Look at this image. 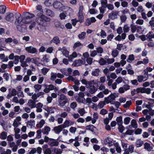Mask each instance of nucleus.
<instances>
[{
	"label": "nucleus",
	"mask_w": 154,
	"mask_h": 154,
	"mask_svg": "<svg viewBox=\"0 0 154 154\" xmlns=\"http://www.w3.org/2000/svg\"><path fill=\"white\" fill-rule=\"evenodd\" d=\"M16 18L15 24L18 31L22 33L27 32V27L25 24L30 23L32 18L34 16V14L29 12H24L22 16L19 13H16L14 15Z\"/></svg>",
	"instance_id": "nucleus-1"
},
{
	"label": "nucleus",
	"mask_w": 154,
	"mask_h": 154,
	"mask_svg": "<svg viewBox=\"0 0 154 154\" xmlns=\"http://www.w3.org/2000/svg\"><path fill=\"white\" fill-rule=\"evenodd\" d=\"M25 58V55H22L20 56L18 55L15 56L14 58V60L13 62L15 64H17L20 60L21 63V65L23 67H26L28 66V63H33L36 64L37 66H38V62L37 60V59L35 57L31 58L30 57H27L25 60V61H24ZM38 59V58H37Z\"/></svg>",
	"instance_id": "nucleus-2"
},
{
	"label": "nucleus",
	"mask_w": 154,
	"mask_h": 154,
	"mask_svg": "<svg viewBox=\"0 0 154 154\" xmlns=\"http://www.w3.org/2000/svg\"><path fill=\"white\" fill-rule=\"evenodd\" d=\"M59 105L61 107H63L68 102V99L64 95L61 94L58 100Z\"/></svg>",
	"instance_id": "nucleus-3"
},
{
	"label": "nucleus",
	"mask_w": 154,
	"mask_h": 154,
	"mask_svg": "<svg viewBox=\"0 0 154 154\" xmlns=\"http://www.w3.org/2000/svg\"><path fill=\"white\" fill-rule=\"evenodd\" d=\"M116 95V94L111 93L108 97L104 98L105 101L107 104L110 103L111 104H114Z\"/></svg>",
	"instance_id": "nucleus-4"
},
{
	"label": "nucleus",
	"mask_w": 154,
	"mask_h": 154,
	"mask_svg": "<svg viewBox=\"0 0 154 154\" xmlns=\"http://www.w3.org/2000/svg\"><path fill=\"white\" fill-rule=\"evenodd\" d=\"M39 20L40 21L39 24H41L43 26H47V22L50 21L51 19L44 15H42L39 17Z\"/></svg>",
	"instance_id": "nucleus-5"
},
{
	"label": "nucleus",
	"mask_w": 154,
	"mask_h": 154,
	"mask_svg": "<svg viewBox=\"0 0 154 154\" xmlns=\"http://www.w3.org/2000/svg\"><path fill=\"white\" fill-rule=\"evenodd\" d=\"M45 88L44 90V91L46 93H49L50 91L54 90L55 92H56L58 89L56 86L52 84H50L48 85H45Z\"/></svg>",
	"instance_id": "nucleus-6"
},
{
	"label": "nucleus",
	"mask_w": 154,
	"mask_h": 154,
	"mask_svg": "<svg viewBox=\"0 0 154 154\" xmlns=\"http://www.w3.org/2000/svg\"><path fill=\"white\" fill-rule=\"evenodd\" d=\"M85 62L79 59L75 60L73 63L72 66L74 67L79 66L85 63Z\"/></svg>",
	"instance_id": "nucleus-7"
},
{
	"label": "nucleus",
	"mask_w": 154,
	"mask_h": 154,
	"mask_svg": "<svg viewBox=\"0 0 154 154\" xmlns=\"http://www.w3.org/2000/svg\"><path fill=\"white\" fill-rule=\"evenodd\" d=\"M98 89L103 92L104 94L106 95L108 94L109 92H111L108 89H106L105 86L103 84H101L99 86Z\"/></svg>",
	"instance_id": "nucleus-8"
},
{
	"label": "nucleus",
	"mask_w": 154,
	"mask_h": 154,
	"mask_svg": "<svg viewBox=\"0 0 154 154\" xmlns=\"http://www.w3.org/2000/svg\"><path fill=\"white\" fill-rule=\"evenodd\" d=\"M25 50L28 53L31 54H35L37 52L36 48L31 46L26 47Z\"/></svg>",
	"instance_id": "nucleus-9"
},
{
	"label": "nucleus",
	"mask_w": 154,
	"mask_h": 154,
	"mask_svg": "<svg viewBox=\"0 0 154 154\" xmlns=\"http://www.w3.org/2000/svg\"><path fill=\"white\" fill-rule=\"evenodd\" d=\"M21 118L20 117L18 116L14 119L13 124V125L14 128L17 127L18 125L21 124L20 122L21 121Z\"/></svg>",
	"instance_id": "nucleus-10"
},
{
	"label": "nucleus",
	"mask_w": 154,
	"mask_h": 154,
	"mask_svg": "<svg viewBox=\"0 0 154 154\" xmlns=\"http://www.w3.org/2000/svg\"><path fill=\"white\" fill-rule=\"evenodd\" d=\"M74 122H72L70 120H66L64 122L63 124L61 125L63 128H65L66 127H68L69 126L73 125Z\"/></svg>",
	"instance_id": "nucleus-11"
},
{
	"label": "nucleus",
	"mask_w": 154,
	"mask_h": 154,
	"mask_svg": "<svg viewBox=\"0 0 154 154\" xmlns=\"http://www.w3.org/2000/svg\"><path fill=\"white\" fill-rule=\"evenodd\" d=\"M48 144L51 146H57L59 144V142L56 140L51 138L49 141Z\"/></svg>",
	"instance_id": "nucleus-12"
},
{
	"label": "nucleus",
	"mask_w": 154,
	"mask_h": 154,
	"mask_svg": "<svg viewBox=\"0 0 154 154\" xmlns=\"http://www.w3.org/2000/svg\"><path fill=\"white\" fill-rule=\"evenodd\" d=\"M6 20L9 22H11L14 19V15L12 13H9L7 14L5 17Z\"/></svg>",
	"instance_id": "nucleus-13"
},
{
	"label": "nucleus",
	"mask_w": 154,
	"mask_h": 154,
	"mask_svg": "<svg viewBox=\"0 0 154 154\" xmlns=\"http://www.w3.org/2000/svg\"><path fill=\"white\" fill-rule=\"evenodd\" d=\"M63 128L62 125H58L57 126L55 127L54 128V130L55 133L57 134H59L60 132L63 130Z\"/></svg>",
	"instance_id": "nucleus-14"
},
{
	"label": "nucleus",
	"mask_w": 154,
	"mask_h": 154,
	"mask_svg": "<svg viewBox=\"0 0 154 154\" xmlns=\"http://www.w3.org/2000/svg\"><path fill=\"white\" fill-rule=\"evenodd\" d=\"M48 145H44L43 147V150L45 154H51V149L48 148Z\"/></svg>",
	"instance_id": "nucleus-15"
},
{
	"label": "nucleus",
	"mask_w": 154,
	"mask_h": 154,
	"mask_svg": "<svg viewBox=\"0 0 154 154\" xmlns=\"http://www.w3.org/2000/svg\"><path fill=\"white\" fill-rule=\"evenodd\" d=\"M35 121L31 119L27 121V126L28 127L32 128L35 127Z\"/></svg>",
	"instance_id": "nucleus-16"
},
{
	"label": "nucleus",
	"mask_w": 154,
	"mask_h": 154,
	"mask_svg": "<svg viewBox=\"0 0 154 154\" xmlns=\"http://www.w3.org/2000/svg\"><path fill=\"white\" fill-rule=\"evenodd\" d=\"M118 12L116 11L112 12L109 14V17L112 19H115L117 18Z\"/></svg>",
	"instance_id": "nucleus-17"
},
{
	"label": "nucleus",
	"mask_w": 154,
	"mask_h": 154,
	"mask_svg": "<svg viewBox=\"0 0 154 154\" xmlns=\"http://www.w3.org/2000/svg\"><path fill=\"white\" fill-rule=\"evenodd\" d=\"M44 11L46 13L47 15L51 17H54L55 16L54 13L50 9H45Z\"/></svg>",
	"instance_id": "nucleus-18"
},
{
	"label": "nucleus",
	"mask_w": 154,
	"mask_h": 154,
	"mask_svg": "<svg viewBox=\"0 0 154 154\" xmlns=\"http://www.w3.org/2000/svg\"><path fill=\"white\" fill-rule=\"evenodd\" d=\"M59 50L60 51L63 55H64L66 57H68L69 52L66 50L65 47H63L62 48H60Z\"/></svg>",
	"instance_id": "nucleus-19"
},
{
	"label": "nucleus",
	"mask_w": 154,
	"mask_h": 154,
	"mask_svg": "<svg viewBox=\"0 0 154 154\" xmlns=\"http://www.w3.org/2000/svg\"><path fill=\"white\" fill-rule=\"evenodd\" d=\"M35 101L32 100H28V105L31 108H33L36 107Z\"/></svg>",
	"instance_id": "nucleus-20"
},
{
	"label": "nucleus",
	"mask_w": 154,
	"mask_h": 154,
	"mask_svg": "<svg viewBox=\"0 0 154 154\" xmlns=\"http://www.w3.org/2000/svg\"><path fill=\"white\" fill-rule=\"evenodd\" d=\"M97 90V88L93 85L90 86L89 92L91 94L94 93Z\"/></svg>",
	"instance_id": "nucleus-21"
},
{
	"label": "nucleus",
	"mask_w": 154,
	"mask_h": 154,
	"mask_svg": "<svg viewBox=\"0 0 154 154\" xmlns=\"http://www.w3.org/2000/svg\"><path fill=\"white\" fill-rule=\"evenodd\" d=\"M144 148L148 151H152L153 149L152 147L151 146L150 144L147 143H144Z\"/></svg>",
	"instance_id": "nucleus-22"
},
{
	"label": "nucleus",
	"mask_w": 154,
	"mask_h": 154,
	"mask_svg": "<svg viewBox=\"0 0 154 154\" xmlns=\"http://www.w3.org/2000/svg\"><path fill=\"white\" fill-rule=\"evenodd\" d=\"M134 149V147L133 145H131L128 148L126 149V150H125L124 153L125 154H128L129 152L131 153H132Z\"/></svg>",
	"instance_id": "nucleus-23"
},
{
	"label": "nucleus",
	"mask_w": 154,
	"mask_h": 154,
	"mask_svg": "<svg viewBox=\"0 0 154 154\" xmlns=\"http://www.w3.org/2000/svg\"><path fill=\"white\" fill-rule=\"evenodd\" d=\"M105 143L106 144H108L109 146H110L113 145L114 143L112 142V139L110 137H107L105 139Z\"/></svg>",
	"instance_id": "nucleus-24"
},
{
	"label": "nucleus",
	"mask_w": 154,
	"mask_h": 154,
	"mask_svg": "<svg viewBox=\"0 0 154 154\" xmlns=\"http://www.w3.org/2000/svg\"><path fill=\"white\" fill-rule=\"evenodd\" d=\"M62 5V3L60 2L56 1L54 2L52 5L55 8L58 9L60 8Z\"/></svg>",
	"instance_id": "nucleus-25"
},
{
	"label": "nucleus",
	"mask_w": 154,
	"mask_h": 154,
	"mask_svg": "<svg viewBox=\"0 0 154 154\" xmlns=\"http://www.w3.org/2000/svg\"><path fill=\"white\" fill-rule=\"evenodd\" d=\"M82 46V45L80 42H76L75 43L73 46L74 49H77L78 50L80 49Z\"/></svg>",
	"instance_id": "nucleus-26"
},
{
	"label": "nucleus",
	"mask_w": 154,
	"mask_h": 154,
	"mask_svg": "<svg viewBox=\"0 0 154 154\" xmlns=\"http://www.w3.org/2000/svg\"><path fill=\"white\" fill-rule=\"evenodd\" d=\"M149 60L146 58L144 59L143 60L139 61H138L136 64V65H138L141 64H146L148 63Z\"/></svg>",
	"instance_id": "nucleus-27"
},
{
	"label": "nucleus",
	"mask_w": 154,
	"mask_h": 154,
	"mask_svg": "<svg viewBox=\"0 0 154 154\" xmlns=\"http://www.w3.org/2000/svg\"><path fill=\"white\" fill-rule=\"evenodd\" d=\"M77 54L76 52H74L72 54L68 56V58L70 61H72V59L76 57L77 56Z\"/></svg>",
	"instance_id": "nucleus-28"
},
{
	"label": "nucleus",
	"mask_w": 154,
	"mask_h": 154,
	"mask_svg": "<svg viewBox=\"0 0 154 154\" xmlns=\"http://www.w3.org/2000/svg\"><path fill=\"white\" fill-rule=\"evenodd\" d=\"M14 62L12 61H10L9 62L8 64H3L1 66V67H8V65L9 67H11L13 66Z\"/></svg>",
	"instance_id": "nucleus-29"
},
{
	"label": "nucleus",
	"mask_w": 154,
	"mask_h": 154,
	"mask_svg": "<svg viewBox=\"0 0 154 154\" xmlns=\"http://www.w3.org/2000/svg\"><path fill=\"white\" fill-rule=\"evenodd\" d=\"M7 133L5 131H3L0 133V139L2 140H5L7 137Z\"/></svg>",
	"instance_id": "nucleus-30"
},
{
	"label": "nucleus",
	"mask_w": 154,
	"mask_h": 154,
	"mask_svg": "<svg viewBox=\"0 0 154 154\" xmlns=\"http://www.w3.org/2000/svg\"><path fill=\"white\" fill-rule=\"evenodd\" d=\"M114 146L116 147V151L118 153H121V149L120 147L119 146L118 143L116 142L114 144Z\"/></svg>",
	"instance_id": "nucleus-31"
},
{
	"label": "nucleus",
	"mask_w": 154,
	"mask_h": 154,
	"mask_svg": "<svg viewBox=\"0 0 154 154\" xmlns=\"http://www.w3.org/2000/svg\"><path fill=\"white\" fill-rule=\"evenodd\" d=\"M93 118H92V123L93 124H94L96 121V120L98 119V115L97 112H95L94 113L93 115Z\"/></svg>",
	"instance_id": "nucleus-32"
},
{
	"label": "nucleus",
	"mask_w": 154,
	"mask_h": 154,
	"mask_svg": "<svg viewBox=\"0 0 154 154\" xmlns=\"http://www.w3.org/2000/svg\"><path fill=\"white\" fill-rule=\"evenodd\" d=\"M6 7L5 6L1 5L0 6V14H4L6 11Z\"/></svg>",
	"instance_id": "nucleus-33"
},
{
	"label": "nucleus",
	"mask_w": 154,
	"mask_h": 154,
	"mask_svg": "<svg viewBox=\"0 0 154 154\" xmlns=\"http://www.w3.org/2000/svg\"><path fill=\"white\" fill-rule=\"evenodd\" d=\"M119 53V51L116 49H113L112 51L111 54L114 57H117Z\"/></svg>",
	"instance_id": "nucleus-34"
},
{
	"label": "nucleus",
	"mask_w": 154,
	"mask_h": 154,
	"mask_svg": "<svg viewBox=\"0 0 154 154\" xmlns=\"http://www.w3.org/2000/svg\"><path fill=\"white\" fill-rule=\"evenodd\" d=\"M50 131V128L49 127H45L43 129L42 132L43 134L47 135Z\"/></svg>",
	"instance_id": "nucleus-35"
},
{
	"label": "nucleus",
	"mask_w": 154,
	"mask_h": 154,
	"mask_svg": "<svg viewBox=\"0 0 154 154\" xmlns=\"http://www.w3.org/2000/svg\"><path fill=\"white\" fill-rule=\"evenodd\" d=\"M51 42L52 43L53 42L55 43L57 45L60 42V41L59 38L57 37H55L51 41Z\"/></svg>",
	"instance_id": "nucleus-36"
},
{
	"label": "nucleus",
	"mask_w": 154,
	"mask_h": 154,
	"mask_svg": "<svg viewBox=\"0 0 154 154\" xmlns=\"http://www.w3.org/2000/svg\"><path fill=\"white\" fill-rule=\"evenodd\" d=\"M143 144V142L141 140L139 139L136 141L135 144L136 147H138L141 146Z\"/></svg>",
	"instance_id": "nucleus-37"
},
{
	"label": "nucleus",
	"mask_w": 154,
	"mask_h": 154,
	"mask_svg": "<svg viewBox=\"0 0 154 154\" xmlns=\"http://www.w3.org/2000/svg\"><path fill=\"white\" fill-rule=\"evenodd\" d=\"M52 0H46L45 2V5L48 7H50L52 5L53 2Z\"/></svg>",
	"instance_id": "nucleus-38"
},
{
	"label": "nucleus",
	"mask_w": 154,
	"mask_h": 154,
	"mask_svg": "<svg viewBox=\"0 0 154 154\" xmlns=\"http://www.w3.org/2000/svg\"><path fill=\"white\" fill-rule=\"evenodd\" d=\"M137 79L139 82H141L143 81H144L146 80V77L143 75H139L137 76Z\"/></svg>",
	"instance_id": "nucleus-39"
},
{
	"label": "nucleus",
	"mask_w": 154,
	"mask_h": 154,
	"mask_svg": "<svg viewBox=\"0 0 154 154\" xmlns=\"http://www.w3.org/2000/svg\"><path fill=\"white\" fill-rule=\"evenodd\" d=\"M49 56L48 55H43L42 60L44 62L47 63L49 61Z\"/></svg>",
	"instance_id": "nucleus-40"
},
{
	"label": "nucleus",
	"mask_w": 154,
	"mask_h": 154,
	"mask_svg": "<svg viewBox=\"0 0 154 154\" xmlns=\"http://www.w3.org/2000/svg\"><path fill=\"white\" fill-rule=\"evenodd\" d=\"M131 125L134 128H137V126L136 120L133 119L132 120L131 122Z\"/></svg>",
	"instance_id": "nucleus-41"
},
{
	"label": "nucleus",
	"mask_w": 154,
	"mask_h": 154,
	"mask_svg": "<svg viewBox=\"0 0 154 154\" xmlns=\"http://www.w3.org/2000/svg\"><path fill=\"white\" fill-rule=\"evenodd\" d=\"M32 99L33 100L37 102L38 100L36 99L38 97V92H35L34 94H32Z\"/></svg>",
	"instance_id": "nucleus-42"
},
{
	"label": "nucleus",
	"mask_w": 154,
	"mask_h": 154,
	"mask_svg": "<svg viewBox=\"0 0 154 154\" xmlns=\"http://www.w3.org/2000/svg\"><path fill=\"white\" fill-rule=\"evenodd\" d=\"M116 121L117 122V123L118 125H122L123 123L122 117L121 116L117 117Z\"/></svg>",
	"instance_id": "nucleus-43"
},
{
	"label": "nucleus",
	"mask_w": 154,
	"mask_h": 154,
	"mask_svg": "<svg viewBox=\"0 0 154 154\" xmlns=\"http://www.w3.org/2000/svg\"><path fill=\"white\" fill-rule=\"evenodd\" d=\"M123 30L124 32H128L130 30V27L127 25H125L123 28Z\"/></svg>",
	"instance_id": "nucleus-44"
},
{
	"label": "nucleus",
	"mask_w": 154,
	"mask_h": 154,
	"mask_svg": "<svg viewBox=\"0 0 154 154\" xmlns=\"http://www.w3.org/2000/svg\"><path fill=\"white\" fill-rule=\"evenodd\" d=\"M100 72L99 69H96L92 72V75L94 76H97L99 75Z\"/></svg>",
	"instance_id": "nucleus-45"
},
{
	"label": "nucleus",
	"mask_w": 154,
	"mask_h": 154,
	"mask_svg": "<svg viewBox=\"0 0 154 154\" xmlns=\"http://www.w3.org/2000/svg\"><path fill=\"white\" fill-rule=\"evenodd\" d=\"M115 69V68H109V69H108L107 68H105L103 70V72L104 73L107 75V74L109 72V71H112Z\"/></svg>",
	"instance_id": "nucleus-46"
},
{
	"label": "nucleus",
	"mask_w": 154,
	"mask_h": 154,
	"mask_svg": "<svg viewBox=\"0 0 154 154\" xmlns=\"http://www.w3.org/2000/svg\"><path fill=\"white\" fill-rule=\"evenodd\" d=\"M62 153V150L58 148H55L54 149V154H61Z\"/></svg>",
	"instance_id": "nucleus-47"
},
{
	"label": "nucleus",
	"mask_w": 154,
	"mask_h": 154,
	"mask_svg": "<svg viewBox=\"0 0 154 154\" xmlns=\"http://www.w3.org/2000/svg\"><path fill=\"white\" fill-rule=\"evenodd\" d=\"M134 59V55L133 54H131V55H130L128 57L127 59V60L128 62H132L133 60Z\"/></svg>",
	"instance_id": "nucleus-48"
},
{
	"label": "nucleus",
	"mask_w": 154,
	"mask_h": 154,
	"mask_svg": "<svg viewBox=\"0 0 154 154\" xmlns=\"http://www.w3.org/2000/svg\"><path fill=\"white\" fill-rule=\"evenodd\" d=\"M38 5L36 6V9L35 11H34L33 12L34 14H32V13H30V14H34V17H32V18L33 17H35V15H36L37 16H38ZM29 13L30 14V13Z\"/></svg>",
	"instance_id": "nucleus-49"
},
{
	"label": "nucleus",
	"mask_w": 154,
	"mask_h": 154,
	"mask_svg": "<svg viewBox=\"0 0 154 154\" xmlns=\"http://www.w3.org/2000/svg\"><path fill=\"white\" fill-rule=\"evenodd\" d=\"M131 103L132 102L131 100L128 101L126 102L125 104L123 105V106L125 108H128Z\"/></svg>",
	"instance_id": "nucleus-50"
},
{
	"label": "nucleus",
	"mask_w": 154,
	"mask_h": 154,
	"mask_svg": "<svg viewBox=\"0 0 154 154\" xmlns=\"http://www.w3.org/2000/svg\"><path fill=\"white\" fill-rule=\"evenodd\" d=\"M38 147L37 149L35 148H32L31 151L29 152V154H34L36 151L38 152Z\"/></svg>",
	"instance_id": "nucleus-51"
},
{
	"label": "nucleus",
	"mask_w": 154,
	"mask_h": 154,
	"mask_svg": "<svg viewBox=\"0 0 154 154\" xmlns=\"http://www.w3.org/2000/svg\"><path fill=\"white\" fill-rule=\"evenodd\" d=\"M121 22L122 23H124L125 22L127 17L126 16L125 14H123L120 16Z\"/></svg>",
	"instance_id": "nucleus-52"
},
{
	"label": "nucleus",
	"mask_w": 154,
	"mask_h": 154,
	"mask_svg": "<svg viewBox=\"0 0 154 154\" xmlns=\"http://www.w3.org/2000/svg\"><path fill=\"white\" fill-rule=\"evenodd\" d=\"M78 17L79 21L82 22L84 20V17L83 16V13H78Z\"/></svg>",
	"instance_id": "nucleus-53"
},
{
	"label": "nucleus",
	"mask_w": 154,
	"mask_h": 154,
	"mask_svg": "<svg viewBox=\"0 0 154 154\" xmlns=\"http://www.w3.org/2000/svg\"><path fill=\"white\" fill-rule=\"evenodd\" d=\"M144 87H140L137 88L136 90V92L137 93H144Z\"/></svg>",
	"instance_id": "nucleus-54"
},
{
	"label": "nucleus",
	"mask_w": 154,
	"mask_h": 154,
	"mask_svg": "<svg viewBox=\"0 0 154 154\" xmlns=\"http://www.w3.org/2000/svg\"><path fill=\"white\" fill-rule=\"evenodd\" d=\"M85 35L86 33L85 32H82L81 34L79 35L78 37L80 39H83L85 38Z\"/></svg>",
	"instance_id": "nucleus-55"
},
{
	"label": "nucleus",
	"mask_w": 154,
	"mask_h": 154,
	"mask_svg": "<svg viewBox=\"0 0 154 154\" xmlns=\"http://www.w3.org/2000/svg\"><path fill=\"white\" fill-rule=\"evenodd\" d=\"M146 36L147 38L149 39L150 40L152 41V39L153 38V36H152V32H150L148 33L146 35Z\"/></svg>",
	"instance_id": "nucleus-56"
},
{
	"label": "nucleus",
	"mask_w": 154,
	"mask_h": 154,
	"mask_svg": "<svg viewBox=\"0 0 154 154\" xmlns=\"http://www.w3.org/2000/svg\"><path fill=\"white\" fill-rule=\"evenodd\" d=\"M130 120L131 118L129 117H126L124 119V123L125 125H128Z\"/></svg>",
	"instance_id": "nucleus-57"
},
{
	"label": "nucleus",
	"mask_w": 154,
	"mask_h": 154,
	"mask_svg": "<svg viewBox=\"0 0 154 154\" xmlns=\"http://www.w3.org/2000/svg\"><path fill=\"white\" fill-rule=\"evenodd\" d=\"M105 105V103L104 101H101L98 103V107L99 108L101 109L103 108Z\"/></svg>",
	"instance_id": "nucleus-58"
},
{
	"label": "nucleus",
	"mask_w": 154,
	"mask_h": 154,
	"mask_svg": "<svg viewBox=\"0 0 154 154\" xmlns=\"http://www.w3.org/2000/svg\"><path fill=\"white\" fill-rule=\"evenodd\" d=\"M106 7H107L108 10H112L114 9L113 5L110 4H108L106 6Z\"/></svg>",
	"instance_id": "nucleus-59"
},
{
	"label": "nucleus",
	"mask_w": 154,
	"mask_h": 154,
	"mask_svg": "<svg viewBox=\"0 0 154 154\" xmlns=\"http://www.w3.org/2000/svg\"><path fill=\"white\" fill-rule=\"evenodd\" d=\"M100 36L103 38H104L106 36V34L104 30L101 29L100 32Z\"/></svg>",
	"instance_id": "nucleus-60"
},
{
	"label": "nucleus",
	"mask_w": 154,
	"mask_h": 154,
	"mask_svg": "<svg viewBox=\"0 0 154 154\" xmlns=\"http://www.w3.org/2000/svg\"><path fill=\"white\" fill-rule=\"evenodd\" d=\"M101 3L102 6L106 8V6L108 4L107 0H101Z\"/></svg>",
	"instance_id": "nucleus-61"
},
{
	"label": "nucleus",
	"mask_w": 154,
	"mask_h": 154,
	"mask_svg": "<svg viewBox=\"0 0 154 154\" xmlns=\"http://www.w3.org/2000/svg\"><path fill=\"white\" fill-rule=\"evenodd\" d=\"M77 101L79 103H83L84 101L85 100V98L82 97L78 96L76 99Z\"/></svg>",
	"instance_id": "nucleus-62"
},
{
	"label": "nucleus",
	"mask_w": 154,
	"mask_h": 154,
	"mask_svg": "<svg viewBox=\"0 0 154 154\" xmlns=\"http://www.w3.org/2000/svg\"><path fill=\"white\" fill-rule=\"evenodd\" d=\"M131 31L132 33H134L137 29V27L133 24H131L130 26Z\"/></svg>",
	"instance_id": "nucleus-63"
},
{
	"label": "nucleus",
	"mask_w": 154,
	"mask_h": 154,
	"mask_svg": "<svg viewBox=\"0 0 154 154\" xmlns=\"http://www.w3.org/2000/svg\"><path fill=\"white\" fill-rule=\"evenodd\" d=\"M144 93H146L147 94H149L151 93V89L150 88H146L144 87Z\"/></svg>",
	"instance_id": "nucleus-64"
}]
</instances>
